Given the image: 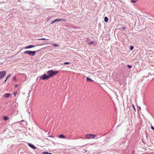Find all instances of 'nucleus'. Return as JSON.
<instances>
[{
	"label": "nucleus",
	"instance_id": "22",
	"mask_svg": "<svg viewBox=\"0 0 154 154\" xmlns=\"http://www.w3.org/2000/svg\"><path fill=\"white\" fill-rule=\"evenodd\" d=\"M132 106L133 108L134 109V111H136V109H135V107H134V104H132Z\"/></svg>",
	"mask_w": 154,
	"mask_h": 154
},
{
	"label": "nucleus",
	"instance_id": "16",
	"mask_svg": "<svg viewBox=\"0 0 154 154\" xmlns=\"http://www.w3.org/2000/svg\"><path fill=\"white\" fill-rule=\"evenodd\" d=\"M46 39H45L44 38H41L38 39V40H45Z\"/></svg>",
	"mask_w": 154,
	"mask_h": 154
},
{
	"label": "nucleus",
	"instance_id": "12",
	"mask_svg": "<svg viewBox=\"0 0 154 154\" xmlns=\"http://www.w3.org/2000/svg\"><path fill=\"white\" fill-rule=\"evenodd\" d=\"M108 18L107 17H104V21L105 22H108Z\"/></svg>",
	"mask_w": 154,
	"mask_h": 154
},
{
	"label": "nucleus",
	"instance_id": "18",
	"mask_svg": "<svg viewBox=\"0 0 154 154\" xmlns=\"http://www.w3.org/2000/svg\"><path fill=\"white\" fill-rule=\"evenodd\" d=\"M127 66L128 67V68H131L132 67V66H131V65H127Z\"/></svg>",
	"mask_w": 154,
	"mask_h": 154
},
{
	"label": "nucleus",
	"instance_id": "26",
	"mask_svg": "<svg viewBox=\"0 0 154 154\" xmlns=\"http://www.w3.org/2000/svg\"><path fill=\"white\" fill-rule=\"evenodd\" d=\"M44 44H40V45H37V46H41V45H44Z\"/></svg>",
	"mask_w": 154,
	"mask_h": 154
},
{
	"label": "nucleus",
	"instance_id": "3",
	"mask_svg": "<svg viewBox=\"0 0 154 154\" xmlns=\"http://www.w3.org/2000/svg\"><path fill=\"white\" fill-rule=\"evenodd\" d=\"M36 51H26L24 52V54H27L30 56H34L35 54Z\"/></svg>",
	"mask_w": 154,
	"mask_h": 154
},
{
	"label": "nucleus",
	"instance_id": "9",
	"mask_svg": "<svg viewBox=\"0 0 154 154\" xmlns=\"http://www.w3.org/2000/svg\"><path fill=\"white\" fill-rule=\"evenodd\" d=\"M11 95V94L10 93H7L6 94H5L4 95V97L5 98H8Z\"/></svg>",
	"mask_w": 154,
	"mask_h": 154
},
{
	"label": "nucleus",
	"instance_id": "20",
	"mask_svg": "<svg viewBox=\"0 0 154 154\" xmlns=\"http://www.w3.org/2000/svg\"><path fill=\"white\" fill-rule=\"evenodd\" d=\"M131 3H134L137 2L136 1H134L133 0H131Z\"/></svg>",
	"mask_w": 154,
	"mask_h": 154
},
{
	"label": "nucleus",
	"instance_id": "11",
	"mask_svg": "<svg viewBox=\"0 0 154 154\" xmlns=\"http://www.w3.org/2000/svg\"><path fill=\"white\" fill-rule=\"evenodd\" d=\"M3 119L5 121H7L9 119V117L7 116H4L3 117Z\"/></svg>",
	"mask_w": 154,
	"mask_h": 154
},
{
	"label": "nucleus",
	"instance_id": "4",
	"mask_svg": "<svg viewBox=\"0 0 154 154\" xmlns=\"http://www.w3.org/2000/svg\"><path fill=\"white\" fill-rule=\"evenodd\" d=\"M48 75L44 74L40 77V79H41L46 80L49 78Z\"/></svg>",
	"mask_w": 154,
	"mask_h": 154
},
{
	"label": "nucleus",
	"instance_id": "17",
	"mask_svg": "<svg viewBox=\"0 0 154 154\" xmlns=\"http://www.w3.org/2000/svg\"><path fill=\"white\" fill-rule=\"evenodd\" d=\"M13 80L15 81H16L17 80L16 77L15 76H14L13 77Z\"/></svg>",
	"mask_w": 154,
	"mask_h": 154
},
{
	"label": "nucleus",
	"instance_id": "27",
	"mask_svg": "<svg viewBox=\"0 0 154 154\" xmlns=\"http://www.w3.org/2000/svg\"><path fill=\"white\" fill-rule=\"evenodd\" d=\"M7 79H8V77H7V78H6V79L5 80V82H6V81H7Z\"/></svg>",
	"mask_w": 154,
	"mask_h": 154
},
{
	"label": "nucleus",
	"instance_id": "33",
	"mask_svg": "<svg viewBox=\"0 0 154 154\" xmlns=\"http://www.w3.org/2000/svg\"><path fill=\"white\" fill-rule=\"evenodd\" d=\"M48 137H51V136H48Z\"/></svg>",
	"mask_w": 154,
	"mask_h": 154
},
{
	"label": "nucleus",
	"instance_id": "24",
	"mask_svg": "<svg viewBox=\"0 0 154 154\" xmlns=\"http://www.w3.org/2000/svg\"><path fill=\"white\" fill-rule=\"evenodd\" d=\"M151 128L152 130L154 131V127L153 126H151Z\"/></svg>",
	"mask_w": 154,
	"mask_h": 154
},
{
	"label": "nucleus",
	"instance_id": "19",
	"mask_svg": "<svg viewBox=\"0 0 154 154\" xmlns=\"http://www.w3.org/2000/svg\"><path fill=\"white\" fill-rule=\"evenodd\" d=\"M53 46L54 47H58V45L57 44H53Z\"/></svg>",
	"mask_w": 154,
	"mask_h": 154
},
{
	"label": "nucleus",
	"instance_id": "2",
	"mask_svg": "<svg viewBox=\"0 0 154 154\" xmlns=\"http://www.w3.org/2000/svg\"><path fill=\"white\" fill-rule=\"evenodd\" d=\"M96 137V139H97L98 137H97L96 135H93L91 134H86L85 135V137L86 139H95V138Z\"/></svg>",
	"mask_w": 154,
	"mask_h": 154
},
{
	"label": "nucleus",
	"instance_id": "32",
	"mask_svg": "<svg viewBox=\"0 0 154 154\" xmlns=\"http://www.w3.org/2000/svg\"><path fill=\"white\" fill-rule=\"evenodd\" d=\"M69 64V62H68V65Z\"/></svg>",
	"mask_w": 154,
	"mask_h": 154
},
{
	"label": "nucleus",
	"instance_id": "29",
	"mask_svg": "<svg viewBox=\"0 0 154 154\" xmlns=\"http://www.w3.org/2000/svg\"><path fill=\"white\" fill-rule=\"evenodd\" d=\"M64 64H67V62H65L64 63Z\"/></svg>",
	"mask_w": 154,
	"mask_h": 154
},
{
	"label": "nucleus",
	"instance_id": "23",
	"mask_svg": "<svg viewBox=\"0 0 154 154\" xmlns=\"http://www.w3.org/2000/svg\"><path fill=\"white\" fill-rule=\"evenodd\" d=\"M17 94V92H14V95L15 96Z\"/></svg>",
	"mask_w": 154,
	"mask_h": 154
},
{
	"label": "nucleus",
	"instance_id": "5",
	"mask_svg": "<svg viewBox=\"0 0 154 154\" xmlns=\"http://www.w3.org/2000/svg\"><path fill=\"white\" fill-rule=\"evenodd\" d=\"M6 72L5 71H0V79H2L5 75Z\"/></svg>",
	"mask_w": 154,
	"mask_h": 154
},
{
	"label": "nucleus",
	"instance_id": "15",
	"mask_svg": "<svg viewBox=\"0 0 154 154\" xmlns=\"http://www.w3.org/2000/svg\"><path fill=\"white\" fill-rule=\"evenodd\" d=\"M94 41H91V42H90L89 43V45H91L93 44H94Z\"/></svg>",
	"mask_w": 154,
	"mask_h": 154
},
{
	"label": "nucleus",
	"instance_id": "8",
	"mask_svg": "<svg viewBox=\"0 0 154 154\" xmlns=\"http://www.w3.org/2000/svg\"><path fill=\"white\" fill-rule=\"evenodd\" d=\"M58 137L59 138L63 139H65L66 138V137L64 136L63 134L60 135Z\"/></svg>",
	"mask_w": 154,
	"mask_h": 154
},
{
	"label": "nucleus",
	"instance_id": "21",
	"mask_svg": "<svg viewBox=\"0 0 154 154\" xmlns=\"http://www.w3.org/2000/svg\"><path fill=\"white\" fill-rule=\"evenodd\" d=\"M134 48V47L132 46H131L130 47V49L131 50H132Z\"/></svg>",
	"mask_w": 154,
	"mask_h": 154
},
{
	"label": "nucleus",
	"instance_id": "14",
	"mask_svg": "<svg viewBox=\"0 0 154 154\" xmlns=\"http://www.w3.org/2000/svg\"><path fill=\"white\" fill-rule=\"evenodd\" d=\"M87 81H92L93 80L87 77Z\"/></svg>",
	"mask_w": 154,
	"mask_h": 154
},
{
	"label": "nucleus",
	"instance_id": "30",
	"mask_svg": "<svg viewBox=\"0 0 154 154\" xmlns=\"http://www.w3.org/2000/svg\"><path fill=\"white\" fill-rule=\"evenodd\" d=\"M10 74H9L7 77H8H8H9V76H10Z\"/></svg>",
	"mask_w": 154,
	"mask_h": 154
},
{
	"label": "nucleus",
	"instance_id": "31",
	"mask_svg": "<svg viewBox=\"0 0 154 154\" xmlns=\"http://www.w3.org/2000/svg\"><path fill=\"white\" fill-rule=\"evenodd\" d=\"M82 139H85V138H84V137H82Z\"/></svg>",
	"mask_w": 154,
	"mask_h": 154
},
{
	"label": "nucleus",
	"instance_id": "13",
	"mask_svg": "<svg viewBox=\"0 0 154 154\" xmlns=\"http://www.w3.org/2000/svg\"><path fill=\"white\" fill-rule=\"evenodd\" d=\"M42 154H51V153H49L47 151H44L42 152Z\"/></svg>",
	"mask_w": 154,
	"mask_h": 154
},
{
	"label": "nucleus",
	"instance_id": "7",
	"mask_svg": "<svg viewBox=\"0 0 154 154\" xmlns=\"http://www.w3.org/2000/svg\"><path fill=\"white\" fill-rule=\"evenodd\" d=\"M60 21H65L66 20L63 19H57L54 20V21L55 22H59Z\"/></svg>",
	"mask_w": 154,
	"mask_h": 154
},
{
	"label": "nucleus",
	"instance_id": "10",
	"mask_svg": "<svg viewBox=\"0 0 154 154\" xmlns=\"http://www.w3.org/2000/svg\"><path fill=\"white\" fill-rule=\"evenodd\" d=\"M35 47V46L33 45H29L28 46H26L25 47V49H28V48H33Z\"/></svg>",
	"mask_w": 154,
	"mask_h": 154
},
{
	"label": "nucleus",
	"instance_id": "1",
	"mask_svg": "<svg viewBox=\"0 0 154 154\" xmlns=\"http://www.w3.org/2000/svg\"><path fill=\"white\" fill-rule=\"evenodd\" d=\"M58 72L57 71H54L53 70H50L47 72V73L48 74V76L50 78L52 77L54 75L56 74Z\"/></svg>",
	"mask_w": 154,
	"mask_h": 154
},
{
	"label": "nucleus",
	"instance_id": "6",
	"mask_svg": "<svg viewBox=\"0 0 154 154\" xmlns=\"http://www.w3.org/2000/svg\"><path fill=\"white\" fill-rule=\"evenodd\" d=\"M28 145L30 147L33 149H36V147L31 143H28Z\"/></svg>",
	"mask_w": 154,
	"mask_h": 154
},
{
	"label": "nucleus",
	"instance_id": "28",
	"mask_svg": "<svg viewBox=\"0 0 154 154\" xmlns=\"http://www.w3.org/2000/svg\"><path fill=\"white\" fill-rule=\"evenodd\" d=\"M17 86H18V85L17 84H16V85H15V87L16 88L17 87Z\"/></svg>",
	"mask_w": 154,
	"mask_h": 154
},
{
	"label": "nucleus",
	"instance_id": "25",
	"mask_svg": "<svg viewBox=\"0 0 154 154\" xmlns=\"http://www.w3.org/2000/svg\"><path fill=\"white\" fill-rule=\"evenodd\" d=\"M55 22L54 21V20L51 23V24H52Z\"/></svg>",
	"mask_w": 154,
	"mask_h": 154
}]
</instances>
